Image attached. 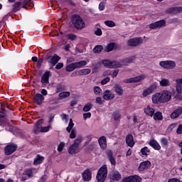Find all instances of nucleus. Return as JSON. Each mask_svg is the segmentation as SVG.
<instances>
[{"label":"nucleus","mask_w":182,"mask_h":182,"mask_svg":"<svg viewBox=\"0 0 182 182\" xmlns=\"http://www.w3.org/2000/svg\"><path fill=\"white\" fill-rule=\"evenodd\" d=\"M52 72L49 70H46L43 75L41 76V82L43 86H46V85H49V77H51Z\"/></svg>","instance_id":"obj_9"},{"label":"nucleus","mask_w":182,"mask_h":182,"mask_svg":"<svg viewBox=\"0 0 182 182\" xmlns=\"http://www.w3.org/2000/svg\"><path fill=\"white\" fill-rule=\"evenodd\" d=\"M107 165H103L101 166L97 173V181L98 182H105L106 181V178H107Z\"/></svg>","instance_id":"obj_2"},{"label":"nucleus","mask_w":182,"mask_h":182,"mask_svg":"<svg viewBox=\"0 0 182 182\" xmlns=\"http://www.w3.org/2000/svg\"><path fill=\"white\" fill-rule=\"evenodd\" d=\"M144 112L146 116H150V117H153L154 116V113L156 110L154 108H152L150 107V105H148L146 107L144 108Z\"/></svg>","instance_id":"obj_24"},{"label":"nucleus","mask_w":182,"mask_h":182,"mask_svg":"<svg viewBox=\"0 0 182 182\" xmlns=\"http://www.w3.org/2000/svg\"><path fill=\"white\" fill-rule=\"evenodd\" d=\"M120 178H122V174H120V172L115 171L112 173V181H119Z\"/></svg>","instance_id":"obj_34"},{"label":"nucleus","mask_w":182,"mask_h":182,"mask_svg":"<svg viewBox=\"0 0 182 182\" xmlns=\"http://www.w3.org/2000/svg\"><path fill=\"white\" fill-rule=\"evenodd\" d=\"M93 90L96 96H99V95H100V93L102 92V88H100V87L99 86L94 87Z\"/></svg>","instance_id":"obj_53"},{"label":"nucleus","mask_w":182,"mask_h":182,"mask_svg":"<svg viewBox=\"0 0 182 182\" xmlns=\"http://www.w3.org/2000/svg\"><path fill=\"white\" fill-rule=\"evenodd\" d=\"M168 182H182L180 179L177 178H172L168 181Z\"/></svg>","instance_id":"obj_64"},{"label":"nucleus","mask_w":182,"mask_h":182,"mask_svg":"<svg viewBox=\"0 0 182 182\" xmlns=\"http://www.w3.org/2000/svg\"><path fill=\"white\" fill-rule=\"evenodd\" d=\"M69 154H76V153H79V146L73 144L68 150Z\"/></svg>","instance_id":"obj_28"},{"label":"nucleus","mask_w":182,"mask_h":182,"mask_svg":"<svg viewBox=\"0 0 182 182\" xmlns=\"http://www.w3.org/2000/svg\"><path fill=\"white\" fill-rule=\"evenodd\" d=\"M95 102L97 105H103V101L102 100V97H97Z\"/></svg>","instance_id":"obj_61"},{"label":"nucleus","mask_w":182,"mask_h":182,"mask_svg":"<svg viewBox=\"0 0 182 182\" xmlns=\"http://www.w3.org/2000/svg\"><path fill=\"white\" fill-rule=\"evenodd\" d=\"M29 4H32V0H21L22 8L24 9H28L26 5H29Z\"/></svg>","instance_id":"obj_49"},{"label":"nucleus","mask_w":182,"mask_h":182,"mask_svg":"<svg viewBox=\"0 0 182 182\" xmlns=\"http://www.w3.org/2000/svg\"><path fill=\"white\" fill-rule=\"evenodd\" d=\"M182 114V106L178 107L171 114V119H177Z\"/></svg>","instance_id":"obj_15"},{"label":"nucleus","mask_w":182,"mask_h":182,"mask_svg":"<svg viewBox=\"0 0 182 182\" xmlns=\"http://www.w3.org/2000/svg\"><path fill=\"white\" fill-rule=\"evenodd\" d=\"M92 109H93V104L88 102L83 107L82 110L83 112H90Z\"/></svg>","instance_id":"obj_40"},{"label":"nucleus","mask_w":182,"mask_h":182,"mask_svg":"<svg viewBox=\"0 0 182 182\" xmlns=\"http://www.w3.org/2000/svg\"><path fill=\"white\" fill-rule=\"evenodd\" d=\"M176 92L178 93V95H176V98L178 100H182V96L180 95H181V92H182V85H181V83L176 82Z\"/></svg>","instance_id":"obj_23"},{"label":"nucleus","mask_w":182,"mask_h":182,"mask_svg":"<svg viewBox=\"0 0 182 182\" xmlns=\"http://www.w3.org/2000/svg\"><path fill=\"white\" fill-rule=\"evenodd\" d=\"M66 86L65 85L60 83L57 85L56 88H55V92L56 93H60L63 92L64 90H65Z\"/></svg>","instance_id":"obj_37"},{"label":"nucleus","mask_w":182,"mask_h":182,"mask_svg":"<svg viewBox=\"0 0 182 182\" xmlns=\"http://www.w3.org/2000/svg\"><path fill=\"white\" fill-rule=\"evenodd\" d=\"M151 166V162L150 161H142L139 164L138 167L139 171H144V170H147L149 167Z\"/></svg>","instance_id":"obj_16"},{"label":"nucleus","mask_w":182,"mask_h":182,"mask_svg":"<svg viewBox=\"0 0 182 182\" xmlns=\"http://www.w3.org/2000/svg\"><path fill=\"white\" fill-rule=\"evenodd\" d=\"M77 134L76 129H73L71 130V133L70 134V139H76V135Z\"/></svg>","instance_id":"obj_57"},{"label":"nucleus","mask_w":182,"mask_h":182,"mask_svg":"<svg viewBox=\"0 0 182 182\" xmlns=\"http://www.w3.org/2000/svg\"><path fill=\"white\" fill-rule=\"evenodd\" d=\"M177 134H182V124H180L176 129Z\"/></svg>","instance_id":"obj_63"},{"label":"nucleus","mask_w":182,"mask_h":182,"mask_svg":"<svg viewBox=\"0 0 182 182\" xmlns=\"http://www.w3.org/2000/svg\"><path fill=\"white\" fill-rule=\"evenodd\" d=\"M141 153L142 156H146V157H147V153H150V149H149V147L145 146L141 149Z\"/></svg>","instance_id":"obj_50"},{"label":"nucleus","mask_w":182,"mask_h":182,"mask_svg":"<svg viewBox=\"0 0 182 182\" xmlns=\"http://www.w3.org/2000/svg\"><path fill=\"white\" fill-rule=\"evenodd\" d=\"M65 142H60L57 148L58 152L60 153L62 151H63V149H65Z\"/></svg>","instance_id":"obj_55"},{"label":"nucleus","mask_w":182,"mask_h":182,"mask_svg":"<svg viewBox=\"0 0 182 182\" xmlns=\"http://www.w3.org/2000/svg\"><path fill=\"white\" fill-rule=\"evenodd\" d=\"M16 150H18V145L14 143L8 144L4 147V154L6 156H11V154H14V153H15Z\"/></svg>","instance_id":"obj_4"},{"label":"nucleus","mask_w":182,"mask_h":182,"mask_svg":"<svg viewBox=\"0 0 182 182\" xmlns=\"http://www.w3.org/2000/svg\"><path fill=\"white\" fill-rule=\"evenodd\" d=\"M75 64L74 63H70L68 65L66 66L65 70L66 72H73L75 70Z\"/></svg>","instance_id":"obj_48"},{"label":"nucleus","mask_w":182,"mask_h":182,"mask_svg":"<svg viewBox=\"0 0 182 182\" xmlns=\"http://www.w3.org/2000/svg\"><path fill=\"white\" fill-rule=\"evenodd\" d=\"M159 65L164 69H174L176 68V62L173 60H166L159 62Z\"/></svg>","instance_id":"obj_6"},{"label":"nucleus","mask_w":182,"mask_h":182,"mask_svg":"<svg viewBox=\"0 0 182 182\" xmlns=\"http://www.w3.org/2000/svg\"><path fill=\"white\" fill-rule=\"evenodd\" d=\"M60 60V57L58 54H54L50 60V63L52 66H55V65Z\"/></svg>","instance_id":"obj_31"},{"label":"nucleus","mask_w":182,"mask_h":182,"mask_svg":"<svg viewBox=\"0 0 182 182\" xmlns=\"http://www.w3.org/2000/svg\"><path fill=\"white\" fill-rule=\"evenodd\" d=\"M34 102L38 106H41L45 102V97L41 93H36L34 96Z\"/></svg>","instance_id":"obj_14"},{"label":"nucleus","mask_w":182,"mask_h":182,"mask_svg":"<svg viewBox=\"0 0 182 182\" xmlns=\"http://www.w3.org/2000/svg\"><path fill=\"white\" fill-rule=\"evenodd\" d=\"M73 63H74V67L75 69H80V68H83V66H86L87 65V61L81 60V61H78V62Z\"/></svg>","instance_id":"obj_33"},{"label":"nucleus","mask_w":182,"mask_h":182,"mask_svg":"<svg viewBox=\"0 0 182 182\" xmlns=\"http://www.w3.org/2000/svg\"><path fill=\"white\" fill-rule=\"evenodd\" d=\"M141 43H143V38H141V37L130 38L127 42V45L130 46V48H136V46H139V45H141Z\"/></svg>","instance_id":"obj_5"},{"label":"nucleus","mask_w":182,"mask_h":182,"mask_svg":"<svg viewBox=\"0 0 182 182\" xmlns=\"http://www.w3.org/2000/svg\"><path fill=\"white\" fill-rule=\"evenodd\" d=\"M78 71L80 73V76H86V75H90V73L92 72V70L89 68H85Z\"/></svg>","instance_id":"obj_38"},{"label":"nucleus","mask_w":182,"mask_h":182,"mask_svg":"<svg viewBox=\"0 0 182 182\" xmlns=\"http://www.w3.org/2000/svg\"><path fill=\"white\" fill-rule=\"evenodd\" d=\"M100 146L102 150H106L107 148V141L106 140V136H101L98 139Z\"/></svg>","instance_id":"obj_18"},{"label":"nucleus","mask_w":182,"mask_h":182,"mask_svg":"<svg viewBox=\"0 0 182 182\" xmlns=\"http://www.w3.org/2000/svg\"><path fill=\"white\" fill-rule=\"evenodd\" d=\"M73 63H74V67L75 69H80V68H83V66H86L87 65V61L81 60V61H78V62Z\"/></svg>","instance_id":"obj_32"},{"label":"nucleus","mask_w":182,"mask_h":182,"mask_svg":"<svg viewBox=\"0 0 182 182\" xmlns=\"http://www.w3.org/2000/svg\"><path fill=\"white\" fill-rule=\"evenodd\" d=\"M161 93L162 103H167L171 100V92L168 90H164Z\"/></svg>","instance_id":"obj_10"},{"label":"nucleus","mask_w":182,"mask_h":182,"mask_svg":"<svg viewBox=\"0 0 182 182\" xmlns=\"http://www.w3.org/2000/svg\"><path fill=\"white\" fill-rule=\"evenodd\" d=\"M102 65L109 69H117L122 68V63L119 61H110L107 59L102 60Z\"/></svg>","instance_id":"obj_3"},{"label":"nucleus","mask_w":182,"mask_h":182,"mask_svg":"<svg viewBox=\"0 0 182 182\" xmlns=\"http://www.w3.org/2000/svg\"><path fill=\"white\" fill-rule=\"evenodd\" d=\"M146 79V75H139L134 77L125 79L123 80L124 83H139V82H141Z\"/></svg>","instance_id":"obj_7"},{"label":"nucleus","mask_w":182,"mask_h":182,"mask_svg":"<svg viewBox=\"0 0 182 182\" xmlns=\"http://www.w3.org/2000/svg\"><path fill=\"white\" fill-rule=\"evenodd\" d=\"M107 156L112 166H116V159H114V156H113V151L112 150L108 151L107 152Z\"/></svg>","instance_id":"obj_25"},{"label":"nucleus","mask_w":182,"mask_h":182,"mask_svg":"<svg viewBox=\"0 0 182 182\" xmlns=\"http://www.w3.org/2000/svg\"><path fill=\"white\" fill-rule=\"evenodd\" d=\"M103 46L102 45H97L92 50L94 53H100L103 50Z\"/></svg>","instance_id":"obj_41"},{"label":"nucleus","mask_w":182,"mask_h":182,"mask_svg":"<svg viewBox=\"0 0 182 182\" xmlns=\"http://www.w3.org/2000/svg\"><path fill=\"white\" fill-rule=\"evenodd\" d=\"M126 143L129 147H133L134 146V139L133 135L128 134L126 136Z\"/></svg>","instance_id":"obj_26"},{"label":"nucleus","mask_w":182,"mask_h":182,"mask_svg":"<svg viewBox=\"0 0 182 182\" xmlns=\"http://www.w3.org/2000/svg\"><path fill=\"white\" fill-rule=\"evenodd\" d=\"M63 68V63H57V65H55V69L57 70H59V69H62Z\"/></svg>","instance_id":"obj_62"},{"label":"nucleus","mask_w":182,"mask_h":182,"mask_svg":"<svg viewBox=\"0 0 182 182\" xmlns=\"http://www.w3.org/2000/svg\"><path fill=\"white\" fill-rule=\"evenodd\" d=\"M82 141H83V138L82 136H78L74 140V142L73 144L79 147V146H80Z\"/></svg>","instance_id":"obj_45"},{"label":"nucleus","mask_w":182,"mask_h":182,"mask_svg":"<svg viewBox=\"0 0 182 182\" xmlns=\"http://www.w3.org/2000/svg\"><path fill=\"white\" fill-rule=\"evenodd\" d=\"M104 23L106 25V26H108V28H114V26H116V23L110 20L105 21Z\"/></svg>","instance_id":"obj_46"},{"label":"nucleus","mask_w":182,"mask_h":182,"mask_svg":"<svg viewBox=\"0 0 182 182\" xmlns=\"http://www.w3.org/2000/svg\"><path fill=\"white\" fill-rule=\"evenodd\" d=\"M44 160H45V157H43V156H42L38 154L34 159L33 164L35 166H38V164H42L43 163Z\"/></svg>","instance_id":"obj_29"},{"label":"nucleus","mask_w":182,"mask_h":182,"mask_svg":"<svg viewBox=\"0 0 182 182\" xmlns=\"http://www.w3.org/2000/svg\"><path fill=\"white\" fill-rule=\"evenodd\" d=\"M149 144L151 146V147H153L154 150H160L161 149L160 144H159L157 141L154 139H151Z\"/></svg>","instance_id":"obj_27"},{"label":"nucleus","mask_w":182,"mask_h":182,"mask_svg":"<svg viewBox=\"0 0 182 182\" xmlns=\"http://www.w3.org/2000/svg\"><path fill=\"white\" fill-rule=\"evenodd\" d=\"M71 23L77 31H82V29L86 28V23L79 14H73L71 16Z\"/></svg>","instance_id":"obj_1"},{"label":"nucleus","mask_w":182,"mask_h":182,"mask_svg":"<svg viewBox=\"0 0 182 182\" xmlns=\"http://www.w3.org/2000/svg\"><path fill=\"white\" fill-rule=\"evenodd\" d=\"M114 90L118 95V96H123L124 94V90H123V87L120 85V84H114Z\"/></svg>","instance_id":"obj_21"},{"label":"nucleus","mask_w":182,"mask_h":182,"mask_svg":"<svg viewBox=\"0 0 182 182\" xmlns=\"http://www.w3.org/2000/svg\"><path fill=\"white\" fill-rule=\"evenodd\" d=\"M152 102L154 105H160V103H163L160 92H156L152 95Z\"/></svg>","instance_id":"obj_17"},{"label":"nucleus","mask_w":182,"mask_h":182,"mask_svg":"<svg viewBox=\"0 0 182 182\" xmlns=\"http://www.w3.org/2000/svg\"><path fill=\"white\" fill-rule=\"evenodd\" d=\"M119 48V45L116 43H109L107 45L106 48L104 49L105 52H112L114 49L116 50Z\"/></svg>","instance_id":"obj_22"},{"label":"nucleus","mask_w":182,"mask_h":182,"mask_svg":"<svg viewBox=\"0 0 182 182\" xmlns=\"http://www.w3.org/2000/svg\"><path fill=\"white\" fill-rule=\"evenodd\" d=\"M166 14H182V6L171 7L166 9Z\"/></svg>","instance_id":"obj_20"},{"label":"nucleus","mask_w":182,"mask_h":182,"mask_svg":"<svg viewBox=\"0 0 182 182\" xmlns=\"http://www.w3.org/2000/svg\"><path fill=\"white\" fill-rule=\"evenodd\" d=\"M113 119L115 122H119L122 117V114H120V111L119 109L115 110L113 114Z\"/></svg>","instance_id":"obj_35"},{"label":"nucleus","mask_w":182,"mask_h":182,"mask_svg":"<svg viewBox=\"0 0 182 182\" xmlns=\"http://www.w3.org/2000/svg\"><path fill=\"white\" fill-rule=\"evenodd\" d=\"M109 82H110V77H107L101 81V85H107Z\"/></svg>","instance_id":"obj_60"},{"label":"nucleus","mask_w":182,"mask_h":182,"mask_svg":"<svg viewBox=\"0 0 182 182\" xmlns=\"http://www.w3.org/2000/svg\"><path fill=\"white\" fill-rule=\"evenodd\" d=\"M21 6H22L21 1L15 2L13 5V12H18V11H21Z\"/></svg>","instance_id":"obj_36"},{"label":"nucleus","mask_w":182,"mask_h":182,"mask_svg":"<svg viewBox=\"0 0 182 182\" xmlns=\"http://www.w3.org/2000/svg\"><path fill=\"white\" fill-rule=\"evenodd\" d=\"M42 63H43V58H41L37 61V69H41Z\"/></svg>","instance_id":"obj_59"},{"label":"nucleus","mask_w":182,"mask_h":182,"mask_svg":"<svg viewBox=\"0 0 182 182\" xmlns=\"http://www.w3.org/2000/svg\"><path fill=\"white\" fill-rule=\"evenodd\" d=\"M136 60V56H131L122 60V65L127 66L129 63H133V61Z\"/></svg>","instance_id":"obj_30"},{"label":"nucleus","mask_w":182,"mask_h":182,"mask_svg":"<svg viewBox=\"0 0 182 182\" xmlns=\"http://www.w3.org/2000/svg\"><path fill=\"white\" fill-rule=\"evenodd\" d=\"M82 177L83 181H90L92 180V171L90 168L85 169L82 173Z\"/></svg>","instance_id":"obj_12"},{"label":"nucleus","mask_w":182,"mask_h":182,"mask_svg":"<svg viewBox=\"0 0 182 182\" xmlns=\"http://www.w3.org/2000/svg\"><path fill=\"white\" fill-rule=\"evenodd\" d=\"M153 116L155 120H163V114L161 112H154Z\"/></svg>","instance_id":"obj_42"},{"label":"nucleus","mask_w":182,"mask_h":182,"mask_svg":"<svg viewBox=\"0 0 182 182\" xmlns=\"http://www.w3.org/2000/svg\"><path fill=\"white\" fill-rule=\"evenodd\" d=\"M95 35H96V36H102V35H103V32L102 31V28H97V30L95 31Z\"/></svg>","instance_id":"obj_58"},{"label":"nucleus","mask_w":182,"mask_h":182,"mask_svg":"<svg viewBox=\"0 0 182 182\" xmlns=\"http://www.w3.org/2000/svg\"><path fill=\"white\" fill-rule=\"evenodd\" d=\"M73 126H75V123H73V119H70L68 124V127L66 128L68 133H70V132H72Z\"/></svg>","instance_id":"obj_47"},{"label":"nucleus","mask_w":182,"mask_h":182,"mask_svg":"<svg viewBox=\"0 0 182 182\" xmlns=\"http://www.w3.org/2000/svg\"><path fill=\"white\" fill-rule=\"evenodd\" d=\"M156 89H157V84H152L149 87L145 89L142 93L144 97H147V96H150V95H153L156 92Z\"/></svg>","instance_id":"obj_8"},{"label":"nucleus","mask_w":182,"mask_h":182,"mask_svg":"<svg viewBox=\"0 0 182 182\" xmlns=\"http://www.w3.org/2000/svg\"><path fill=\"white\" fill-rule=\"evenodd\" d=\"M69 96H70V92L69 91L61 92L58 95L60 99H65L66 97H69Z\"/></svg>","instance_id":"obj_43"},{"label":"nucleus","mask_w":182,"mask_h":182,"mask_svg":"<svg viewBox=\"0 0 182 182\" xmlns=\"http://www.w3.org/2000/svg\"><path fill=\"white\" fill-rule=\"evenodd\" d=\"M156 26H158V28H161L163 26H166V20L165 19H162V20H160V21H156Z\"/></svg>","instance_id":"obj_51"},{"label":"nucleus","mask_w":182,"mask_h":182,"mask_svg":"<svg viewBox=\"0 0 182 182\" xmlns=\"http://www.w3.org/2000/svg\"><path fill=\"white\" fill-rule=\"evenodd\" d=\"M160 85L164 87H167V86H170V80L168 79L163 78L160 82Z\"/></svg>","instance_id":"obj_39"},{"label":"nucleus","mask_w":182,"mask_h":182,"mask_svg":"<svg viewBox=\"0 0 182 182\" xmlns=\"http://www.w3.org/2000/svg\"><path fill=\"white\" fill-rule=\"evenodd\" d=\"M26 176H28V177H33V170L32 168H28L25 171Z\"/></svg>","instance_id":"obj_56"},{"label":"nucleus","mask_w":182,"mask_h":182,"mask_svg":"<svg viewBox=\"0 0 182 182\" xmlns=\"http://www.w3.org/2000/svg\"><path fill=\"white\" fill-rule=\"evenodd\" d=\"M124 182H141V178L139 176H129L124 179Z\"/></svg>","instance_id":"obj_19"},{"label":"nucleus","mask_w":182,"mask_h":182,"mask_svg":"<svg viewBox=\"0 0 182 182\" xmlns=\"http://www.w3.org/2000/svg\"><path fill=\"white\" fill-rule=\"evenodd\" d=\"M67 38L69 41H76V39H77V36L73 33H68Z\"/></svg>","instance_id":"obj_52"},{"label":"nucleus","mask_w":182,"mask_h":182,"mask_svg":"<svg viewBox=\"0 0 182 182\" xmlns=\"http://www.w3.org/2000/svg\"><path fill=\"white\" fill-rule=\"evenodd\" d=\"M6 116V110L2 107L0 108V126L5 127L6 126V119H4Z\"/></svg>","instance_id":"obj_11"},{"label":"nucleus","mask_w":182,"mask_h":182,"mask_svg":"<svg viewBox=\"0 0 182 182\" xmlns=\"http://www.w3.org/2000/svg\"><path fill=\"white\" fill-rule=\"evenodd\" d=\"M50 127H52L50 125H48L47 127H41L40 129V132L41 133H48L49 130L50 129Z\"/></svg>","instance_id":"obj_54"},{"label":"nucleus","mask_w":182,"mask_h":182,"mask_svg":"<svg viewBox=\"0 0 182 182\" xmlns=\"http://www.w3.org/2000/svg\"><path fill=\"white\" fill-rule=\"evenodd\" d=\"M161 144L162 147H166L167 149V147H168V139L166 137H162L161 139Z\"/></svg>","instance_id":"obj_44"},{"label":"nucleus","mask_w":182,"mask_h":182,"mask_svg":"<svg viewBox=\"0 0 182 182\" xmlns=\"http://www.w3.org/2000/svg\"><path fill=\"white\" fill-rule=\"evenodd\" d=\"M114 97H115L114 94L113 93V92H112L109 90H106L103 92L102 99H104V100H113Z\"/></svg>","instance_id":"obj_13"}]
</instances>
